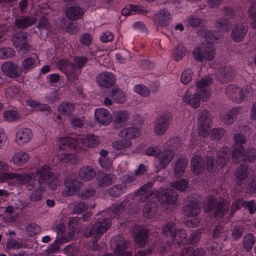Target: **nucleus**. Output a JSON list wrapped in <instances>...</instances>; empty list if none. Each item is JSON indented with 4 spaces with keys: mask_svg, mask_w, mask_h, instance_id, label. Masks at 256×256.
I'll return each instance as SVG.
<instances>
[{
    "mask_svg": "<svg viewBox=\"0 0 256 256\" xmlns=\"http://www.w3.org/2000/svg\"><path fill=\"white\" fill-rule=\"evenodd\" d=\"M153 185L152 182H148L135 193L136 196H140V202H144L149 198L152 199L157 196L158 202L166 209H168L170 206L176 204L178 198L176 192L172 190H163L159 192L153 190H152Z\"/></svg>",
    "mask_w": 256,
    "mask_h": 256,
    "instance_id": "f257e3e1",
    "label": "nucleus"
},
{
    "mask_svg": "<svg viewBox=\"0 0 256 256\" xmlns=\"http://www.w3.org/2000/svg\"><path fill=\"white\" fill-rule=\"evenodd\" d=\"M98 143V138L94 134L86 136L84 138L64 137L60 140L59 148L61 150L68 148L76 151H80L84 150L85 147L96 146Z\"/></svg>",
    "mask_w": 256,
    "mask_h": 256,
    "instance_id": "f03ea898",
    "label": "nucleus"
},
{
    "mask_svg": "<svg viewBox=\"0 0 256 256\" xmlns=\"http://www.w3.org/2000/svg\"><path fill=\"white\" fill-rule=\"evenodd\" d=\"M88 61L86 56H76L73 64L67 60H61L58 62L57 66L66 76L67 78L72 82L78 80V76L82 68Z\"/></svg>",
    "mask_w": 256,
    "mask_h": 256,
    "instance_id": "7ed1b4c3",
    "label": "nucleus"
},
{
    "mask_svg": "<svg viewBox=\"0 0 256 256\" xmlns=\"http://www.w3.org/2000/svg\"><path fill=\"white\" fill-rule=\"evenodd\" d=\"M230 202L224 200L218 201L212 195L208 196L204 202L205 212L212 213L216 218H222L228 212Z\"/></svg>",
    "mask_w": 256,
    "mask_h": 256,
    "instance_id": "20e7f679",
    "label": "nucleus"
},
{
    "mask_svg": "<svg viewBox=\"0 0 256 256\" xmlns=\"http://www.w3.org/2000/svg\"><path fill=\"white\" fill-rule=\"evenodd\" d=\"M38 176V182L39 184L46 183L50 188L55 189L59 184L60 180L56 175L54 174L50 168L48 166L40 167L36 172Z\"/></svg>",
    "mask_w": 256,
    "mask_h": 256,
    "instance_id": "39448f33",
    "label": "nucleus"
},
{
    "mask_svg": "<svg viewBox=\"0 0 256 256\" xmlns=\"http://www.w3.org/2000/svg\"><path fill=\"white\" fill-rule=\"evenodd\" d=\"M110 224L111 220L108 218L98 220L94 224L91 228L86 230L84 236L86 238H89L92 236H95V240L93 241V243L94 244L98 238H100L102 235L108 230Z\"/></svg>",
    "mask_w": 256,
    "mask_h": 256,
    "instance_id": "423d86ee",
    "label": "nucleus"
},
{
    "mask_svg": "<svg viewBox=\"0 0 256 256\" xmlns=\"http://www.w3.org/2000/svg\"><path fill=\"white\" fill-rule=\"evenodd\" d=\"M192 53L194 60L200 62L212 60L216 54L213 46L210 44H203L196 46Z\"/></svg>",
    "mask_w": 256,
    "mask_h": 256,
    "instance_id": "0eeeda50",
    "label": "nucleus"
},
{
    "mask_svg": "<svg viewBox=\"0 0 256 256\" xmlns=\"http://www.w3.org/2000/svg\"><path fill=\"white\" fill-rule=\"evenodd\" d=\"M198 125L199 136L204 138L206 137L212 126V116L208 110H202L199 114Z\"/></svg>",
    "mask_w": 256,
    "mask_h": 256,
    "instance_id": "6e6552de",
    "label": "nucleus"
},
{
    "mask_svg": "<svg viewBox=\"0 0 256 256\" xmlns=\"http://www.w3.org/2000/svg\"><path fill=\"white\" fill-rule=\"evenodd\" d=\"M172 115L170 113L162 114L156 121L154 131L157 135H162L168 129L171 122Z\"/></svg>",
    "mask_w": 256,
    "mask_h": 256,
    "instance_id": "1a4fd4ad",
    "label": "nucleus"
},
{
    "mask_svg": "<svg viewBox=\"0 0 256 256\" xmlns=\"http://www.w3.org/2000/svg\"><path fill=\"white\" fill-rule=\"evenodd\" d=\"M96 81L100 87L109 88L115 84L116 78L111 72H102L97 75Z\"/></svg>",
    "mask_w": 256,
    "mask_h": 256,
    "instance_id": "9d476101",
    "label": "nucleus"
},
{
    "mask_svg": "<svg viewBox=\"0 0 256 256\" xmlns=\"http://www.w3.org/2000/svg\"><path fill=\"white\" fill-rule=\"evenodd\" d=\"M226 94L233 101L237 103L241 102L244 99V94L242 90L235 85L228 86L226 88Z\"/></svg>",
    "mask_w": 256,
    "mask_h": 256,
    "instance_id": "9b49d317",
    "label": "nucleus"
},
{
    "mask_svg": "<svg viewBox=\"0 0 256 256\" xmlns=\"http://www.w3.org/2000/svg\"><path fill=\"white\" fill-rule=\"evenodd\" d=\"M28 34L20 32L14 34L11 38V41L16 46H20V50H28L30 46L27 43Z\"/></svg>",
    "mask_w": 256,
    "mask_h": 256,
    "instance_id": "f8f14e48",
    "label": "nucleus"
},
{
    "mask_svg": "<svg viewBox=\"0 0 256 256\" xmlns=\"http://www.w3.org/2000/svg\"><path fill=\"white\" fill-rule=\"evenodd\" d=\"M248 30V27L244 24H236L232 30L231 36L232 40L238 42L242 41Z\"/></svg>",
    "mask_w": 256,
    "mask_h": 256,
    "instance_id": "ddd939ff",
    "label": "nucleus"
},
{
    "mask_svg": "<svg viewBox=\"0 0 256 256\" xmlns=\"http://www.w3.org/2000/svg\"><path fill=\"white\" fill-rule=\"evenodd\" d=\"M235 76V70L230 66H226L220 68L217 76L222 83H226L232 80Z\"/></svg>",
    "mask_w": 256,
    "mask_h": 256,
    "instance_id": "4468645a",
    "label": "nucleus"
},
{
    "mask_svg": "<svg viewBox=\"0 0 256 256\" xmlns=\"http://www.w3.org/2000/svg\"><path fill=\"white\" fill-rule=\"evenodd\" d=\"M1 68L4 72L12 78L20 76L22 72V70H18V66L12 62H4Z\"/></svg>",
    "mask_w": 256,
    "mask_h": 256,
    "instance_id": "2eb2a0df",
    "label": "nucleus"
},
{
    "mask_svg": "<svg viewBox=\"0 0 256 256\" xmlns=\"http://www.w3.org/2000/svg\"><path fill=\"white\" fill-rule=\"evenodd\" d=\"M94 116L97 121L102 124H108L112 120L111 114L108 110L103 108L96 110Z\"/></svg>",
    "mask_w": 256,
    "mask_h": 256,
    "instance_id": "dca6fc26",
    "label": "nucleus"
},
{
    "mask_svg": "<svg viewBox=\"0 0 256 256\" xmlns=\"http://www.w3.org/2000/svg\"><path fill=\"white\" fill-rule=\"evenodd\" d=\"M174 154L175 152L172 150H166L160 151L158 157L160 168H165L173 159Z\"/></svg>",
    "mask_w": 256,
    "mask_h": 256,
    "instance_id": "f3484780",
    "label": "nucleus"
},
{
    "mask_svg": "<svg viewBox=\"0 0 256 256\" xmlns=\"http://www.w3.org/2000/svg\"><path fill=\"white\" fill-rule=\"evenodd\" d=\"M64 184L68 190L69 195L74 194L80 190V182L73 176H69L66 177Z\"/></svg>",
    "mask_w": 256,
    "mask_h": 256,
    "instance_id": "a211bd4d",
    "label": "nucleus"
},
{
    "mask_svg": "<svg viewBox=\"0 0 256 256\" xmlns=\"http://www.w3.org/2000/svg\"><path fill=\"white\" fill-rule=\"evenodd\" d=\"M192 170L194 174H202L204 169V161L199 156H194L191 160Z\"/></svg>",
    "mask_w": 256,
    "mask_h": 256,
    "instance_id": "6ab92c4d",
    "label": "nucleus"
},
{
    "mask_svg": "<svg viewBox=\"0 0 256 256\" xmlns=\"http://www.w3.org/2000/svg\"><path fill=\"white\" fill-rule=\"evenodd\" d=\"M84 13V9L78 6H70L66 11V17L72 20H76L80 18Z\"/></svg>",
    "mask_w": 256,
    "mask_h": 256,
    "instance_id": "aec40b11",
    "label": "nucleus"
},
{
    "mask_svg": "<svg viewBox=\"0 0 256 256\" xmlns=\"http://www.w3.org/2000/svg\"><path fill=\"white\" fill-rule=\"evenodd\" d=\"M141 134L140 130L137 128H125L119 132V136L121 138L130 140L135 138Z\"/></svg>",
    "mask_w": 256,
    "mask_h": 256,
    "instance_id": "412c9836",
    "label": "nucleus"
},
{
    "mask_svg": "<svg viewBox=\"0 0 256 256\" xmlns=\"http://www.w3.org/2000/svg\"><path fill=\"white\" fill-rule=\"evenodd\" d=\"M170 14L165 10L156 14L155 22L161 27H166L170 22Z\"/></svg>",
    "mask_w": 256,
    "mask_h": 256,
    "instance_id": "4be33fe9",
    "label": "nucleus"
},
{
    "mask_svg": "<svg viewBox=\"0 0 256 256\" xmlns=\"http://www.w3.org/2000/svg\"><path fill=\"white\" fill-rule=\"evenodd\" d=\"M240 112L238 108H234L228 110L226 114H221L222 121L226 124H230L236 118L238 114Z\"/></svg>",
    "mask_w": 256,
    "mask_h": 256,
    "instance_id": "5701e85b",
    "label": "nucleus"
},
{
    "mask_svg": "<svg viewBox=\"0 0 256 256\" xmlns=\"http://www.w3.org/2000/svg\"><path fill=\"white\" fill-rule=\"evenodd\" d=\"M32 137V130L28 128H22L16 133V141L20 144H25L28 142Z\"/></svg>",
    "mask_w": 256,
    "mask_h": 256,
    "instance_id": "b1692460",
    "label": "nucleus"
},
{
    "mask_svg": "<svg viewBox=\"0 0 256 256\" xmlns=\"http://www.w3.org/2000/svg\"><path fill=\"white\" fill-rule=\"evenodd\" d=\"M78 174L82 180L85 181H90L96 176V172L92 167L85 166L80 170Z\"/></svg>",
    "mask_w": 256,
    "mask_h": 256,
    "instance_id": "393cba45",
    "label": "nucleus"
},
{
    "mask_svg": "<svg viewBox=\"0 0 256 256\" xmlns=\"http://www.w3.org/2000/svg\"><path fill=\"white\" fill-rule=\"evenodd\" d=\"M36 20V19L33 16H22L16 19L14 24L18 28L25 29L34 24Z\"/></svg>",
    "mask_w": 256,
    "mask_h": 256,
    "instance_id": "a878e982",
    "label": "nucleus"
},
{
    "mask_svg": "<svg viewBox=\"0 0 256 256\" xmlns=\"http://www.w3.org/2000/svg\"><path fill=\"white\" fill-rule=\"evenodd\" d=\"M200 207L196 203L190 204L183 206L184 214L186 216H196L200 214Z\"/></svg>",
    "mask_w": 256,
    "mask_h": 256,
    "instance_id": "bb28decb",
    "label": "nucleus"
},
{
    "mask_svg": "<svg viewBox=\"0 0 256 256\" xmlns=\"http://www.w3.org/2000/svg\"><path fill=\"white\" fill-rule=\"evenodd\" d=\"M148 231L144 229H141L134 233V242L140 247H144L148 242Z\"/></svg>",
    "mask_w": 256,
    "mask_h": 256,
    "instance_id": "cd10ccee",
    "label": "nucleus"
},
{
    "mask_svg": "<svg viewBox=\"0 0 256 256\" xmlns=\"http://www.w3.org/2000/svg\"><path fill=\"white\" fill-rule=\"evenodd\" d=\"M114 254H118L119 256H132L130 252H126V243L124 240L120 238L114 243Z\"/></svg>",
    "mask_w": 256,
    "mask_h": 256,
    "instance_id": "c85d7f7f",
    "label": "nucleus"
},
{
    "mask_svg": "<svg viewBox=\"0 0 256 256\" xmlns=\"http://www.w3.org/2000/svg\"><path fill=\"white\" fill-rule=\"evenodd\" d=\"M217 156V164H220L221 166L226 164L230 160L228 148V147L222 148L218 152Z\"/></svg>",
    "mask_w": 256,
    "mask_h": 256,
    "instance_id": "c756f323",
    "label": "nucleus"
},
{
    "mask_svg": "<svg viewBox=\"0 0 256 256\" xmlns=\"http://www.w3.org/2000/svg\"><path fill=\"white\" fill-rule=\"evenodd\" d=\"M188 160L186 158H182L176 162L174 167L176 176L181 177L182 176L188 164Z\"/></svg>",
    "mask_w": 256,
    "mask_h": 256,
    "instance_id": "7c9ffc66",
    "label": "nucleus"
},
{
    "mask_svg": "<svg viewBox=\"0 0 256 256\" xmlns=\"http://www.w3.org/2000/svg\"><path fill=\"white\" fill-rule=\"evenodd\" d=\"M232 148V160L234 163L238 164L244 155V148L243 146L238 144H234Z\"/></svg>",
    "mask_w": 256,
    "mask_h": 256,
    "instance_id": "2f4dec72",
    "label": "nucleus"
},
{
    "mask_svg": "<svg viewBox=\"0 0 256 256\" xmlns=\"http://www.w3.org/2000/svg\"><path fill=\"white\" fill-rule=\"evenodd\" d=\"M227 228L224 224L220 223L216 226L214 230L212 236L214 239L222 238L224 241L226 240V232Z\"/></svg>",
    "mask_w": 256,
    "mask_h": 256,
    "instance_id": "473e14b6",
    "label": "nucleus"
},
{
    "mask_svg": "<svg viewBox=\"0 0 256 256\" xmlns=\"http://www.w3.org/2000/svg\"><path fill=\"white\" fill-rule=\"evenodd\" d=\"M126 190V185L124 183L116 184L108 190V194L112 196L118 197L124 193Z\"/></svg>",
    "mask_w": 256,
    "mask_h": 256,
    "instance_id": "72a5a7b5",
    "label": "nucleus"
},
{
    "mask_svg": "<svg viewBox=\"0 0 256 256\" xmlns=\"http://www.w3.org/2000/svg\"><path fill=\"white\" fill-rule=\"evenodd\" d=\"M231 23L228 20L224 18H218L215 22L216 28L220 32H228Z\"/></svg>",
    "mask_w": 256,
    "mask_h": 256,
    "instance_id": "f704fd0d",
    "label": "nucleus"
},
{
    "mask_svg": "<svg viewBox=\"0 0 256 256\" xmlns=\"http://www.w3.org/2000/svg\"><path fill=\"white\" fill-rule=\"evenodd\" d=\"M29 158L28 154L24 152H20L15 154L12 157V160L14 164L21 166L28 162Z\"/></svg>",
    "mask_w": 256,
    "mask_h": 256,
    "instance_id": "c9c22d12",
    "label": "nucleus"
},
{
    "mask_svg": "<svg viewBox=\"0 0 256 256\" xmlns=\"http://www.w3.org/2000/svg\"><path fill=\"white\" fill-rule=\"evenodd\" d=\"M176 226L172 222H168L165 224L162 229V234L167 237L175 238L176 236Z\"/></svg>",
    "mask_w": 256,
    "mask_h": 256,
    "instance_id": "e433bc0d",
    "label": "nucleus"
},
{
    "mask_svg": "<svg viewBox=\"0 0 256 256\" xmlns=\"http://www.w3.org/2000/svg\"><path fill=\"white\" fill-rule=\"evenodd\" d=\"M12 176V178H8V180L16 179L20 180V183L23 184H28L32 180V174H18L15 173H9Z\"/></svg>",
    "mask_w": 256,
    "mask_h": 256,
    "instance_id": "4c0bfd02",
    "label": "nucleus"
},
{
    "mask_svg": "<svg viewBox=\"0 0 256 256\" xmlns=\"http://www.w3.org/2000/svg\"><path fill=\"white\" fill-rule=\"evenodd\" d=\"M256 242L254 236L250 233L246 234L243 238V248L247 252H250L252 249Z\"/></svg>",
    "mask_w": 256,
    "mask_h": 256,
    "instance_id": "58836bf2",
    "label": "nucleus"
},
{
    "mask_svg": "<svg viewBox=\"0 0 256 256\" xmlns=\"http://www.w3.org/2000/svg\"><path fill=\"white\" fill-rule=\"evenodd\" d=\"M97 180V186L100 188L108 186L113 182L112 176L110 174L98 176Z\"/></svg>",
    "mask_w": 256,
    "mask_h": 256,
    "instance_id": "ea45409f",
    "label": "nucleus"
},
{
    "mask_svg": "<svg viewBox=\"0 0 256 256\" xmlns=\"http://www.w3.org/2000/svg\"><path fill=\"white\" fill-rule=\"evenodd\" d=\"M58 112L63 115H70L74 110L73 104L67 102H62L58 107Z\"/></svg>",
    "mask_w": 256,
    "mask_h": 256,
    "instance_id": "a19ab883",
    "label": "nucleus"
},
{
    "mask_svg": "<svg viewBox=\"0 0 256 256\" xmlns=\"http://www.w3.org/2000/svg\"><path fill=\"white\" fill-rule=\"evenodd\" d=\"M110 96L118 103H122L126 100L125 94L120 88L112 89L110 92Z\"/></svg>",
    "mask_w": 256,
    "mask_h": 256,
    "instance_id": "79ce46f5",
    "label": "nucleus"
},
{
    "mask_svg": "<svg viewBox=\"0 0 256 256\" xmlns=\"http://www.w3.org/2000/svg\"><path fill=\"white\" fill-rule=\"evenodd\" d=\"M170 186L176 190L184 192L185 191L189 186L188 181L186 179H181L172 182Z\"/></svg>",
    "mask_w": 256,
    "mask_h": 256,
    "instance_id": "37998d69",
    "label": "nucleus"
},
{
    "mask_svg": "<svg viewBox=\"0 0 256 256\" xmlns=\"http://www.w3.org/2000/svg\"><path fill=\"white\" fill-rule=\"evenodd\" d=\"M64 242H66V241L63 238H58L52 244L46 251V256H49L50 254L58 251L60 245Z\"/></svg>",
    "mask_w": 256,
    "mask_h": 256,
    "instance_id": "c03bdc74",
    "label": "nucleus"
},
{
    "mask_svg": "<svg viewBox=\"0 0 256 256\" xmlns=\"http://www.w3.org/2000/svg\"><path fill=\"white\" fill-rule=\"evenodd\" d=\"M201 100L199 93L194 94L192 98H189L187 94L184 96V101L190 104L194 108H198L200 105V100Z\"/></svg>",
    "mask_w": 256,
    "mask_h": 256,
    "instance_id": "a18cd8bd",
    "label": "nucleus"
},
{
    "mask_svg": "<svg viewBox=\"0 0 256 256\" xmlns=\"http://www.w3.org/2000/svg\"><path fill=\"white\" fill-rule=\"evenodd\" d=\"M236 176L240 180L246 179L248 177V166L245 164H241L236 170Z\"/></svg>",
    "mask_w": 256,
    "mask_h": 256,
    "instance_id": "49530a36",
    "label": "nucleus"
},
{
    "mask_svg": "<svg viewBox=\"0 0 256 256\" xmlns=\"http://www.w3.org/2000/svg\"><path fill=\"white\" fill-rule=\"evenodd\" d=\"M44 188L42 186L34 190L29 196L30 201L38 202L42 200Z\"/></svg>",
    "mask_w": 256,
    "mask_h": 256,
    "instance_id": "de8ad7c7",
    "label": "nucleus"
},
{
    "mask_svg": "<svg viewBox=\"0 0 256 256\" xmlns=\"http://www.w3.org/2000/svg\"><path fill=\"white\" fill-rule=\"evenodd\" d=\"M36 66V60L31 57L27 58L22 62V67L24 72H26L35 67Z\"/></svg>",
    "mask_w": 256,
    "mask_h": 256,
    "instance_id": "09e8293b",
    "label": "nucleus"
},
{
    "mask_svg": "<svg viewBox=\"0 0 256 256\" xmlns=\"http://www.w3.org/2000/svg\"><path fill=\"white\" fill-rule=\"evenodd\" d=\"M201 234L202 232L200 230L192 232L188 239L187 244L192 245L198 244L201 238Z\"/></svg>",
    "mask_w": 256,
    "mask_h": 256,
    "instance_id": "8fccbe9b",
    "label": "nucleus"
},
{
    "mask_svg": "<svg viewBox=\"0 0 256 256\" xmlns=\"http://www.w3.org/2000/svg\"><path fill=\"white\" fill-rule=\"evenodd\" d=\"M96 193V190L92 188H86L78 194V196L82 200L88 199L94 196Z\"/></svg>",
    "mask_w": 256,
    "mask_h": 256,
    "instance_id": "3c124183",
    "label": "nucleus"
},
{
    "mask_svg": "<svg viewBox=\"0 0 256 256\" xmlns=\"http://www.w3.org/2000/svg\"><path fill=\"white\" fill-rule=\"evenodd\" d=\"M128 118V113L126 111H119L114 115V122L116 123H121L126 121Z\"/></svg>",
    "mask_w": 256,
    "mask_h": 256,
    "instance_id": "603ef678",
    "label": "nucleus"
},
{
    "mask_svg": "<svg viewBox=\"0 0 256 256\" xmlns=\"http://www.w3.org/2000/svg\"><path fill=\"white\" fill-rule=\"evenodd\" d=\"M15 54V51L10 48H0V58L4 59L12 57Z\"/></svg>",
    "mask_w": 256,
    "mask_h": 256,
    "instance_id": "864d4df0",
    "label": "nucleus"
},
{
    "mask_svg": "<svg viewBox=\"0 0 256 256\" xmlns=\"http://www.w3.org/2000/svg\"><path fill=\"white\" fill-rule=\"evenodd\" d=\"M88 208V206L83 202H80L74 204L72 213L80 214Z\"/></svg>",
    "mask_w": 256,
    "mask_h": 256,
    "instance_id": "5fc2aeb1",
    "label": "nucleus"
},
{
    "mask_svg": "<svg viewBox=\"0 0 256 256\" xmlns=\"http://www.w3.org/2000/svg\"><path fill=\"white\" fill-rule=\"evenodd\" d=\"M188 24L192 27H198L202 24V20L197 16H191L187 20Z\"/></svg>",
    "mask_w": 256,
    "mask_h": 256,
    "instance_id": "6e6d98bb",
    "label": "nucleus"
},
{
    "mask_svg": "<svg viewBox=\"0 0 256 256\" xmlns=\"http://www.w3.org/2000/svg\"><path fill=\"white\" fill-rule=\"evenodd\" d=\"M244 200L242 198H238L231 206L230 216H232L234 212L240 208V206H244Z\"/></svg>",
    "mask_w": 256,
    "mask_h": 256,
    "instance_id": "4d7b16f0",
    "label": "nucleus"
},
{
    "mask_svg": "<svg viewBox=\"0 0 256 256\" xmlns=\"http://www.w3.org/2000/svg\"><path fill=\"white\" fill-rule=\"evenodd\" d=\"M4 118L8 122H14L20 118V116L16 111H6L4 114Z\"/></svg>",
    "mask_w": 256,
    "mask_h": 256,
    "instance_id": "13d9d810",
    "label": "nucleus"
},
{
    "mask_svg": "<svg viewBox=\"0 0 256 256\" xmlns=\"http://www.w3.org/2000/svg\"><path fill=\"white\" fill-rule=\"evenodd\" d=\"M26 230L28 234L32 236L39 233L40 231V228L36 224L31 223L28 226Z\"/></svg>",
    "mask_w": 256,
    "mask_h": 256,
    "instance_id": "bf43d9fd",
    "label": "nucleus"
},
{
    "mask_svg": "<svg viewBox=\"0 0 256 256\" xmlns=\"http://www.w3.org/2000/svg\"><path fill=\"white\" fill-rule=\"evenodd\" d=\"M134 91L138 94L144 96H148L150 91L148 88L143 84H138L134 87Z\"/></svg>",
    "mask_w": 256,
    "mask_h": 256,
    "instance_id": "052dcab7",
    "label": "nucleus"
},
{
    "mask_svg": "<svg viewBox=\"0 0 256 256\" xmlns=\"http://www.w3.org/2000/svg\"><path fill=\"white\" fill-rule=\"evenodd\" d=\"M175 238L172 242L173 243L176 242L178 244H181L182 243L184 244L188 242V239H186V234L183 230L179 231L176 232V236Z\"/></svg>",
    "mask_w": 256,
    "mask_h": 256,
    "instance_id": "680f3d73",
    "label": "nucleus"
},
{
    "mask_svg": "<svg viewBox=\"0 0 256 256\" xmlns=\"http://www.w3.org/2000/svg\"><path fill=\"white\" fill-rule=\"evenodd\" d=\"M18 89L15 86H8L5 90V94L7 98H12L18 96Z\"/></svg>",
    "mask_w": 256,
    "mask_h": 256,
    "instance_id": "e2e57ef3",
    "label": "nucleus"
},
{
    "mask_svg": "<svg viewBox=\"0 0 256 256\" xmlns=\"http://www.w3.org/2000/svg\"><path fill=\"white\" fill-rule=\"evenodd\" d=\"M212 78H205L196 82V86L198 90L208 89V86L212 82Z\"/></svg>",
    "mask_w": 256,
    "mask_h": 256,
    "instance_id": "0e129e2a",
    "label": "nucleus"
},
{
    "mask_svg": "<svg viewBox=\"0 0 256 256\" xmlns=\"http://www.w3.org/2000/svg\"><path fill=\"white\" fill-rule=\"evenodd\" d=\"M192 70L190 68L186 69L182 73L181 76V81L184 84H186L189 83L192 79Z\"/></svg>",
    "mask_w": 256,
    "mask_h": 256,
    "instance_id": "69168bd1",
    "label": "nucleus"
},
{
    "mask_svg": "<svg viewBox=\"0 0 256 256\" xmlns=\"http://www.w3.org/2000/svg\"><path fill=\"white\" fill-rule=\"evenodd\" d=\"M245 160L248 162H254L256 158V151L254 148L248 149L244 156Z\"/></svg>",
    "mask_w": 256,
    "mask_h": 256,
    "instance_id": "338daca9",
    "label": "nucleus"
},
{
    "mask_svg": "<svg viewBox=\"0 0 256 256\" xmlns=\"http://www.w3.org/2000/svg\"><path fill=\"white\" fill-rule=\"evenodd\" d=\"M204 38L207 42L206 44H210L214 42V40H216L218 39V38L214 35V32L210 30H207L205 32Z\"/></svg>",
    "mask_w": 256,
    "mask_h": 256,
    "instance_id": "774afa93",
    "label": "nucleus"
}]
</instances>
